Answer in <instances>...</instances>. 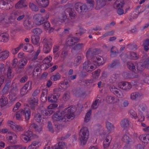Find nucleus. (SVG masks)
Instances as JSON below:
<instances>
[{"label":"nucleus","instance_id":"nucleus-42","mask_svg":"<svg viewBox=\"0 0 149 149\" xmlns=\"http://www.w3.org/2000/svg\"><path fill=\"white\" fill-rule=\"evenodd\" d=\"M18 91V89L16 87H13L10 90V94L13 96H15Z\"/></svg>","mask_w":149,"mask_h":149},{"label":"nucleus","instance_id":"nucleus-27","mask_svg":"<svg viewBox=\"0 0 149 149\" xmlns=\"http://www.w3.org/2000/svg\"><path fill=\"white\" fill-rule=\"evenodd\" d=\"M24 24L25 28L26 29L30 30L33 27L31 22L27 19L24 21Z\"/></svg>","mask_w":149,"mask_h":149},{"label":"nucleus","instance_id":"nucleus-15","mask_svg":"<svg viewBox=\"0 0 149 149\" xmlns=\"http://www.w3.org/2000/svg\"><path fill=\"white\" fill-rule=\"evenodd\" d=\"M60 94H56L55 93L54 94L50 95L48 97V100L49 102L51 103L56 102L57 100V96L59 97Z\"/></svg>","mask_w":149,"mask_h":149},{"label":"nucleus","instance_id":"nucleus-62","mask_svg":"<svg viewBox=\"0 0 149 149\" xmlns=\"http://www.w3.org/2000/svg\"><path fill=\"white\" fill-rule=\"evenodd\" d=\"M129 113L132 118H136L137 117V114L136 112L133 110H130Z\"/></svg>","mask_w":149,"mask_h":149},{"label":"nucleus","instance_id":"nucleus-25","mask_svg":"<svg viewBox=\"0 0 149 149\" xmlns=\"http://www.w3.org/2000/svg\"><path fill=\"white\" fill-rule=\"evenodd\" d=\"M40 38L39 36L32 35L31 37V41L33 44L35 45H37L39 42Z\"/></svg>","mask_w":149,"mask_h":149},{"label":"nucleus","instance_id":"nucleus-1","mask_svg":"<svg viewBox=\"0 0 149 149\" xmlns=\"http://www.w3.org/2000/svg\"><path fill=\"white\" fill-rule=\"evenodd\" d=\"M75 116L74 111L72 108L69 107L65 109L61 113L58 112L54 113L52 116V118L54 121L61 120L64 122L66 118L72 120Z\"/></svg>","mask_w":149,"mask_h":149},{"label":"nucleus","instance_id":"nucleus-53","mask_svg":"<svg viewBox=\"0 0 149 149\" xmlns=\"http://www.w3.org/2000/svg\"><path fill=\"white\" fill-rule=\"evenodd\" d=\"M91 114V111H89L86 113L84 118V121L86 123L88 122L89 120V118Z\"/></svg>","mask_w":149,"mask_h":149},{"label":"nucleus","instance_id":"nucleus-64","mask_svg":"<svg viewBox=\"0 0 149 149\" xmlns=\"http://www.w3.org/2000/svg\"><path fill=\"white\" fill-rule=\"evenodd\" d=\"M87 3L90 5L91 8H93L95 4L94 0H86Z\"/></svg>","mask_w":149,"mask_h":149},{"label":"nucleus","instance_id":"nucleus-8","mask_svg":"<svg viewBox=\"0 0 149 149\" xmlns=\"http://www.w3.org/2000/svg\"><path fill=\"white\" fill-rule=\"evenodd\" d=\"M79 38L77 37L69 36L66 39V44L68 46H72L79 42Z\"/></svg>","mask_w":149,"mask_h":149},{"label":"nucleus","instance_id":"nucleus-41","mask_svg":"<svg viewBox=\"0 0 149 149\" xmlns=\"http://www.w3.org/2000/svg\"><path fill=\"white\" fill-rule=\"evenodd\" d=\"M82 4V3L80 2L76 3L75 4L74 7L75 9L79 13L80 12Z\"/></svg>","mask_w":149,"mask_h":149},{"label":"nucleus","instance_id":"nucleus-17","mask_svg":"<svg viewBox=\"0 0 149 149\" xmlns=\"http://www.w3.org/2000/svg\"><path fill=\"white\" fill-rule=\"evenodd\" d=\"M106 3L105 0H97L95 9L97 10L100 9L105 5Z\"/></svg>","mask_w":149,"mask_h":149},{"label":"nucleus","instance_id":"nucleus-31","mask_svg":"<svg viewBox=\"0 0 149 149\" xmlns=\"http://www.w3.org/2000/svg\"><path fill=\"white\" fill-rule=\"evenodd\" d=\"M48 107L49 108L45 110V113L46 116H50L54 112L53 107H52L51 106L49 105Z\"/></svg>","mask_w":149,"mask_h":149},{"label":"nucleus","instance_id":"nucleus-51","mask_svg":"<svg viewBox=\"0 0 149 149\" xmlns=\"http://www.w3.org/2000/svg\"><path fill=\"white\" fill-rule=\"evenodd\" d=\"M127 48L130 50H135L138 48L137 45L136 44H130L127 45Z\"/></svg>","mask_w":149,"mask_h":149},{"label":"nucleus","instance_id":"nucleus-5","mask_svg":"<svg viewBox=\"0 0 149 149\" xmlns=\"http://www.w3.org/2000/svg\"><path fill=\"white\" fill-rule=\"evenodd\" d=\"M27 62V60L25 58H22L19 61L17 65V68L16 69L17 73H20L22 72Z\"/></svg>","mask_w":149,"mask_h":149},{"label":"nucleus","instance_id":"nucleus-50","mask_svg":"<svg viewBox=\"0 0 149 149\" xmlns=\"http://www.w3.org/2000/svg\"><path fill=\"white\" fill-rule=\"evenodd\" d=\"M32 85V81H30L27 82L23 87L28 91L31 89Z\"/></svg>","mask_w":149,"mask_h":149},{"label":"nucleus","instance_id":"nucleus-57","mask_svg":"<svg viewBox=\"0 0 149 149\" xmlns=\"http://www.w3.org/2000/svg\"><path fill=\"white\" fill-rule=\"evenodd\" d=\"M28 90L25 88L23 87L20 90V94L22 96H23L24 95H26L28 92Z\"/></svg>","mask_w":149,"mask_h":149},{"label":"nucleus","instance_id":"nucleus-40","mask_svg":"<svg viewBox=\"0 0 149 149\" xmlns=\"http://www.w3.org/2000/svg\"><path fill=\"white\" fill-rule=\"evenodd\" d=\"M24 0H20L18 1L15 5L16 8H21L22 6L25 7L27 6L26 5H24Z\"/></svg>","mask_w":149,"mask_h":149},{"label":"nucleus","instance_id":"nucleus-3","mask_svg":"<svg viewBox=\"0 0 149 149\" xmlns=\"http://www.w3.org/2000/svg\"><path fill=\"white\" fill-rule=\"evenodd\" d=\"M41 41L43 44V52L46 54L48 53L51 50L52 45V39H47L43 37L41 39Z\"/></svg>","mask_w":149,"mask_h":149},{"label":"nucleus","instance_id":"nucleus-39","mask_svg":"<svg viewBox=\"0 0 149 149\" xmlns=\"http://www.w3.org/2000/svg\"><path fill=\"white\" fill-rule=\"evenodd\" d=\"M10 82H7L6 83L2 91L3 94H6L8 92L10 88Z\"/></svg>","mask_w":149,"mask_h":149},{"label":"nucleus","instance_id":"nucleus-12","mask_svg":"<svg viewBox=\"0 0 149 149\" xmlns=\"http://www.w3.org/2000/svg\"><path fill=\"white\" fill-rule=\"evenodd\" d=\"M8 123L10 125V127L13 130L17 132H21L23 130L21 126L15 124L12 121H8Z\"/></svg>","mask_w":149,"mask_h":149},{"label":"nucleus","instance_id":"nucleus-10","mask_svg":"<svg viewBox=\"0 0 149 149\" xmlns=\"http://www.w3.org/2000/svg\"><path fill=\"white\" fill-rule=\"evenodd\" d=\"M28 103L29 107L32 110H34L35 107L38 104V98L37 97H31L28 100Z\"/></svg>","mask_w":149,"mask_h":149},{"label":"nucleus","instance_id":"nucleus-52","mask_svg":"<svg viewBox=\"0 0 149 149\" xmlns=\"http://www.w3.org/2000/svg\"><path fill=\"white\" fill-rule=\"evenodd\" d=\"M42 116L40 113H37L36 114L35 116V118L36 121L38 123H40L41 122L42 119Z\"/></svg>","mask_w":149,"mask_h":149},{"label":"nucleus","instance_id":"nucleus-23","mask_svg":"<svg viewBox=\"0 0 149 149\" xmlns=\"http://www.w3.org/2000/svg\"><path fill=\"white\" fill-rule=\"evenodd\" d=\"M65 12H68L69 15L71 19H75L76 15V13L72 11L71 8H67L66 9Z\"/></svg>","mask_w":149,"mask_h":149},{"label":"nucleus","instance_id":"nucleus-26","mask_svg":"<svg viewBox=\"0 0 149 149\" xmlns=\"http://www.w3.org/2000/svg\"><path fill=\"white\" fill-rule=\"evenodd\" d=\"M64 142H59L57 145H56L51 148L50 146H48L47 149H63V146L65 145Z\"/></svg>","mask_w":149,"mask_h":149},{"label":"nucleus","instance_id":"nucleus-21","mask_svg":"<svg viewBox=\"0 0 149 149\" xmlns=\"http://www.w3.org/2000/svg\"><path fill=\"white\" fill-rule=\"evenodd\" d=\"M9 35L7 33L0 34V42H6L8 40Z\"/></svg>","mask_w":149,"mask_h":149},{"label":"nucleus","instance_id":"nucleus-33","mask_svg":"<svg viewBox=\"0 0 149 149\" xmlns=\"http://www.w3.org/2000/svg\"><path fill=\"white\" fill-rule=\"evenodd\" d=\"M81 62V57L79 56H77L75 58L73 63L74 66H77Z\"/></svg>","mask_w":149,"mask_h":149},{"label":"nucleus","instance_id":"nucleus-19","mask_svg":"<svg viewBox=\"0 0 149 149\" xmlns=\"http://www.w3.org/2000/svg\"><path fill=\"white\" fill-rule=\"evenodd\" d=\"M9 52L7 50L0 53V61L6 60L9 56Z\"/></svg>","mask_w":149,"mask_h":149},{"label":"nucleus","instance_id":"nucleus-63","mask_svg":"<svg viewBox=\"0 0 149 149\" xmlns=\"http://www.w3.org/2000/svg\"><path fill=\"white\" fill-rule=\"evenodd\" d=\"M99 101V99L96 100L93 103L92 107L94 109H95L98 107Z\"/></svg>","mask_w":149,"mask_h":149},{"label":"nucleus","instance_id":"nucleus-59","mask_svg":"<svg viewBox=\"0 0 149 149\" xmlns=\"http://www.w3.org/2000/svg\"><path fill=\"white\" fill-rule=\"evenodd\" d=\"M112 139V138L111 135H108L103 142H106L107 143H110Z\"/></svg>","mask_w":149,"mask_h":149},{"label":"nucleus","instance_id":"nucleus-55","mask_svg":"<svg viewBox=\"0 0 149 149\" xmlns=\"http://www.w3.org/2000/svg\"><path fill=\"white\" fill-rule=\"evenodd\" d=\"M70 93L68 92H65L63 96V98L65 101H67L70 98Z\"/></svg>","mask_w":149,"mask_h":149},{"label":"nucleus","instance_id":"nucleus-46","mask_svg":"<svg viewBox=\"0 0 149 149\" xmlns=\"http://www.w3.org/2000/svg\"><path fill=\"white\" fill-rule=\"evenodd\" d=\"M84 44L82 43H79L73 47V49L75 50H79L82 49Z\"/></svg>","mask_w":149,"mask_h":149},{"label":"nucleus","instance_id":"nucleus-7","mask_svg":"<svg viewBox=\"0 0 149 149\" xmlns=\"http://www.w3.org/2000/svg\"><path fill=\"white\" fill-rule=\"evenodd\" d=\"M96 68V65H93L90 61L85 62L83 64V69L87 72H91Z\"/></svg>","mask_w":149,"mask_h":149},{"label":"nucleus","instance_id":"nucleus-61","mask_svg":"<svg viewBox=\"0 0 149 149\" xmlns=\"http://www.w3.org/2000/svg\"><path fill=\"white\" fill-rule=\"evenodd\" d=\"M28 137L31 139L33 137V134L32 131L28 130L25 134Z\"/></svg>","mask_w":149,"mask_h":149},{"label":"nucleus","instance_id":"nucleus-6","mask_svg":"<svg viewBox=\"0 0 149 149\" xmlns=\"http://www.w3.org/2000/svg\"><path fill=\"white\" fill-rule=\"evenodd\" d=\"M92 61L94 63V65L98 66L102 65L104 63L103 58L101 56L98 55L93 56L91 58Z\"/></svg>","mask_w":149,"mask_h":149},{"label":"nucleus","instance_id":"nucleus-47","mask_svg":"<svg viewBox=\"0 0 149 149\" xmlns=\"http://www.w3.org/2000/svg\"><path fill=\"white\" fill-rule=\"evenodd\" d=\"M52 57L50 56H49L45 58L42 61L43 63L45 64H48L49 63L52 61Z\"/></svg>","mask_w":149,"mask_h":149},{"label":"nucleus","instance_id":"nucleus-43","mask_svg":"<svg viewBox=\"0 0 149 149\" xmlns=\"http://www.w3.org/2000/svg\"><path fill=\"white\" fill-rule=\"evenodd\" d=\"M29 7L31 8L32 11L37 12L38 10V7L33 3H30Z\"/></svg>","mask_w":149,"mask_h":149},{"label":"nucleus","instance_id":"nucleus-32","mask_svg":"<svg viewBox=\"0 0 149 149\" xmlns=\"http://www.w3.org/2000/svg\"><path fill=\"white\" fill-rule=\"evenodd\" d=\"M127 66L128 69L132 72H134L136 70L135 66L131 62H128L127 63Z\"/></svg>","mask_w":149,"mask_h":149},{"label":"nucleus","instance_id":"nucleus-38","mask_svg":"<svg viewBox=\"0 0 149 149\" xmlns=\"http://www.w3.org/2000/svg\"><path fill=\"white\" fill-rule=\"evenodd\" d=\"M106 127L108 130L109 132H111L114 129V126L113 125L108 121L106 123Z\"/></svg>","mask_w":149,"mask_h":149},{"label":"nucleus","instance_id":"nucleus-22","mask_svg":"<svg viewBox=\"0 0 149 149\" xmlns=\"http://www.w3.org/2000/svg\"><path fill=\"white\" fill-rule=\"evenodd\" d=\"M74 94L77 97H80L84 95L85 93L81 89H75L73 91Z\"/></svg>","mask_w":149,"mask_h":149},{"label":"nucleus","instance_id":"nucleus-2","mask_svg":"<svg viewBox=\"0 0 149 149\" xmlns=\"http://www.w3.org/2000/svg\"><path fill=\"white\" fill-rule=\"evenodd\" d=\"M79 135L81 145H85L89 137V131L88 128L86 127H82L80 130Z\"/></svg>","mask_w":149,"mask_h":149},{"label":"nucleus","instance_id":"nucleus-4","mask_svg":"<svg viewBox=\"0 0 149 149\" xmlns=\"http://www.w3.org/2000/svg\"><path fill=\"white\" fill-rule=\"evenodd\" d=\"M124 4V0H117L114 3V6H116L117 10V13L120 15L124 14V10L122 8Z\"/></svg>","mask_w":149,"mask_h":149},{"label":"nucleus","instance_id":"nucleus-9","mask_svg":"<svg viewBox=\"0 0 149 149\" xmlns=\"http://www.w3.org/2000/svg\"><path fill=\"white\" fill-rule=\"evenodd\" d=\"M33 19L37 25H40L44 23L45 19L40 14H37L34 15Z\"/></svg>","mask_w":149,"mask_h":149},{"label":"nucleus","instance_id":"nucleus-60","mask_svg":"<svg viewBox=\"0 0 149 149\" xmlns=\"http://www.w3.org/2000/svg\"><path fill=\"white\" fill-rule=\"evenodd\" d=\"M21 138L22 139L24 140V141H26V142L29 141H30L31 139L28 137L25 134H22L21 136Z\"/></svg>","mask_w":149,"mask_h":149},{"label":"nucleus","instance_id":"nucleus-28","mask_svg":"<svg viewBox=\"0 0 149 149\" xmlns=\"http://www.w3.org/2000/svg\"><path fill=\"white\" fill-rule=\"evenodd\" d=\"M121 126L124 129L128 127L129 125V121L127 119H124L120 122Z\"/></svg>","mask_w":149,"mask_h":149},{"label":"nucleus","instance_id":"nucleus-20","mask_svg":"<svg viewBox=\"0 0 149 149\" xmlns=\"http://www.w3.org/2000/svg\"><path fill=\"white\" fill-rule=\"evenodd\" d=\"M8 103V99L6 97L3 96L0 98V106L1 107H5Z\"/></svg>","mask_w":149,"mask_h":149},{"label":"nucleus","instance_id":"nucleus-36","mask_svg":"<svg viewBox=\"0 0 149 149\" xmlns=\"http://www.w3.org/2000/svg\"><path fill=\"white\" fill-rule=\"evenodd\" d=\"M88 8L87 6L86 5L83 4L79 14L84 15L88 11Z\"/></svg>","mask_w":149,"mask_h":149},{"label":"nucleus","instance_id":"nucleus-56","mask_svg":"<svg viewBox=\"0 0 149 149\" xmlns=\"http://www.w3.org/2000/svg\"><path fill=\"white\" fill-rule=\"evenodd\" d=\"M146 108V106L145 104H140L139 106V111H144L145 110Z\"/></svg>","mask_w":149,"mask_h":149},{"label":"nucleus","instance_id":"nucleus-30","mask_svg":"<svg viewBox=\"0 0 149 149\" xmlns=\"http://www.w3.org/2000/svg\"><path fill=\"white\" fill-rule=\"evenodd\" d=\"M111 56L112 57H114L116 56L118 53V51L115 47H113L111 48Z\"/></svg>","mask_w":149,"mask_h":149},{"label":"nucleus","instance_id":"nucleus-54","mask_svg":"<svg viewBox=\"0 0 149 149\" xmlns=\"http://www.w3.org/2000/svg\"><path fill=\"white\" fill-rule=\"evenodd\" d=\"M115 99V97L112 96H107L106 98V100L108 103H111Z\"/></svg>","mask_w":149,"mask_h":149},{"label":"nucleus","instance_id":"nucleus-49","mask_svg":"<svg viewBox=\"0 0 149 149\" xmlns=\"http://www.w3.org/2000/svg\"><path fill=\"white\" fill-rule=\"evenodd\" d=\"M39 6L45 8L47 7L49 4V0H44L41 3Z\"/></svg>","mask_w":149,"mask_h":149},{"label":"nucleus","instance_id":"nucleus-34","mask_svg":"<svg viewBox=\"0 0 149 149\" xmlns=\"http://www.w3.org/2000/svg\"><path fill=\"white\" fill-rule=\"evenodd\" d=\"M32 32L36 36H39L42 33V31L40 28H37L32 29Z\"/></svg>","mask_w":149,"mask_h":149},{"label":"nucleus","instance_id":"nucleus-18","mask_svg":"<svg viewBox=\"0 0 149 149\" xmlns=\"http://www.w3.org/2000/svg\"><path fill=\"white\" fill-rule=\"evenodd\" d=\"M139 139L145 144H147L149 143V134H144L140 135Z\"/></svg>","mask_w":149,"mask_h":149},{"label":"nucleus","instance_id":"nucleus-14","mask_svg":"<svg viewBox=\"0 0 149 149\" xmlns=\"http://www.w3.org/2000/svg\"><path fill=\"white\" fill-rule=\"evenodd\" d=\"M120 88L125 91H128L132 87L131 85L127 82H122L119 85Z\"/></svg>","mask_w":149,"mask_h":149},{"label":"nucleus","instance_id":"nucleus-16","mask_svg":"<svg viewBox=\"0 0 149 149\" xmlns=\"http://www.w3.org/2000/svg\"><path fill=\"white\" fill-rule=\"evenodd\" d=\"M111 88H110V91L111 92L113 93V94L115 95L118 97L119 98L122 97L123 96L122 94L121 91L115 88L114 86L111 87Z\"/></svg>","mask_w":149,"mask_h":149},{"label":"nucleus","instance_id":"nucleus-58","mask_svg":"<svg viewBox=\"0 0 149 149\" xmlns=\"http://www.w3.org/2000/svg\"><path fill=\"white\" fill-rule=\"evenodd\" d=\"M47 127L49 131L52 133L54 132V130L52 126V124L50 122H48Z\"/></svg>","mask_w":149,"mask_h":149},{"label":"nucleus","instance_id":"nucleus-37","mask_svg":"<svg viewBox=\"0 0 149 149\" xmlns=\"http://www.w3.org/2000/svg\"><path fill=\"white\" fill-rule=\"evenodd\" d=\"M131 58L133 60H137L139 59L140 56L139 54L134 52H132L130 54Z\"/></svg>","mask_w":149,"mask_h":149},{"label":"nucleus","instance_id":"nucleus-44","mask_svg":"<svg viewBox=\"0 0 149 149\" xmlns=\"http://www.w3.org/2000/svg\"><path fill=\"white\" fill-rule=\"evenodd\" d=\"M100 70L98 69L93 72L92 74L93 78L96 79L97 80L100 75Z\"/></svg>","mask_w":149,"mask_h":149},{"label":"nucleus","instance_id":"nucleus-24","mask_svg":"<svg viewBox=\"0 0 149 149\" xmlns=\"http://www.w3.org/2000/svg\"><path fill=\"white\" fill-rule=\"evenodd\" d=\"M142 95L141 93L136 92L132 93L130 96L131 99L133 100H136L140 97Z\"/></svg>","mask_w":149,"mask_h":149},{"label":"nucleus","instance_id":"nucleus-11","mask_svg":"<svg viewBox=\"0 0 149 149\" xmlns=\"http://www.w3.org/2000/svg\"><path fill=\"white\" fill-rule=\"evenodd\" d=\"M19 112L20 113L21 116H24L26 120H29L30 118L31 115V111L29 109L27 108H25L24 110L20 109Z\"/></svg>","mask_w":149,"mask_h":149},{"label":"nucleus","instance_id":"nucleus-48","mask_svg":"<svg viewBox=\"0 0 149 149\" xmlns=\"http://www.w3.org/2000/svg\"><path fill=\"white\" fill-rule=\"evenodd\" d=\"M67 17L65 15L63 14L62 16L59 18L58 21L61 23L66 22L68 21Z\"/></svg>","mask_w":149,"mask_h":149},{"label":"nucleus","instance_id":"nucleus-13","mask_svg":"<svg viewBox=\"0 0 149 149\" xmlns=\"http://www.w3.org/2000/svg\"><path fill=\"white\" fill-rule=\"evenodd\" d=\"M120 66V63L118 60H113L112 62L108 66V69L111 68L116 69L119 68Z\"/></svg>","mask_w":149,"mask_h":149},{"label":"nucleus","instance_id":"nucleus-29","mask_svg":"<svg viewBox=\"0 0 149 149\" xmlns=\"http://www.w3.org/2000/svg\"><path fill=\"white\" fill-rule=\"evenodd\" d=\"M97 79L93 78L89 80H87L85 82V84L87 85H91L94 86L96 84Z\"/></svg>","mask_w":149,"mask_h":149},{"label":"nucleus","instance_id":"nucleus-45","mask_svg":"<svg viewBox=\"0 0 149 149\" xmlns=\"http://www.w3.org/2000/svg\"><path fill=\"white\" fill-rule=\"evenodd\" d=\"M61 76L58 73L56 74L52 75L51 77V79L54 81H55L59 80L61 78Z\"/></svg>","mask_w":149,"mask_h":149},{"label":"nucleus","instance_id":"nucleus-35","mask_svg":"<svg viewBox=\"0 0 149 149\" xmlns=\"http://www.w3.org/2000/svg\"><path fill=\"white\" fill-rule=\"evenodd\" d=\"M122 140L123 142L127 144H128L130 143V142L131 140V138L127 135L125 134L123 136Z\"/></svg>","mask_w":149,"mask_h":149}]
</instances>
